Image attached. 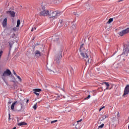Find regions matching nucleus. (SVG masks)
I'll return each instance as SVG.
<instances>
[{
    "label": "nucleus",
    "instance_id": "1",
    "mask_svg": "<svg viewBox=\"0 0 129 129\" xmlns=\"http://www.w3.org/2000/svg\"><path fill=\"white\" fill-rule=\"evenodd\" d=\"M90 52L88 50H84L81 52V55L83 59L86 62V63H91L92 62V58L89 59V55Z\"/></svg>",
    "mask_w": 129,
    "mask_h": 129
},
{
    "label": "nucleus",
    "instance_id": "2",
    "mask_svg": "<svg viewBox=\"0 0 129 129\" xmlns=\"http://www.w3.org/2000/svg\"><path fill=\"white\" fill-rule=\"evenodd\" d=\"M59 16H61V12L59 11H50L49 12L48 17L50 19H53V20H54L55 19H57V18H58Z\"/></svg>",
    "mask_w": 129,
    "mask_h": 129
},
{
    "label": "nucleus",
    "instance_id": "3",
    "mask_svg": "<svg viewBox=\"0 0 129 129\" xmlns=\"http://www.w3.org/2000/svg\"><path fill=\"white\" fill-rule=\"evenodd\" d=\"M0 74L4 82L7 83V76H10V75H12V72H11L9 69H7L3 74H2V72H1Z\"/></svg>",
    "mask_w": 129,
    "mask_h": 129
},
{
    "label": "nucleus",
    "instance_id": "4",
    "mask_svg": "<svg viewBox=\"0 0 129 129\" xmlns=\"http://www.w3.org/2000/svg\"><path fill=\"white\" fill-rule=\"evenodd\" d=\"M41 7L42 8L39 13V16L41 17H47V16H48L49 17L50 11L46 9L45 6L42 5Z\"/></svg>",
    "mask_w": 129,
    "mask_h": 129
},
{
    "label": "nucleus",
    "instance_id": "5",
    "mask_svg": "<svg viewBox=\"0 0 129 129\" xmlns=\"http://www.w3.org/2000/svg\"><path fill=\"white\" fill-rule=\"evenodd\" d=\"M44 55V47L42 46L40 49L38 50H36L35 52V57L37 58H40L41 56Z\"/></svg>",
    "mask_w": 129,
    "mask_h": 129
},
{
    "label": "nucleus",
    "instance_id": "6",
    "mask_svg": "<svg viewBox=\"0 0 129 129\" xmlns=\"http://www.w3.org/2000/svg\"><path fill=\"white\" fill-rule=\"evenodd\" d=\"M124 47L125 49L123 50V52L121 54L122 56H126L127 58V53L129 52V43H127L126 45H124Z\"/></svg>",
    "mask_w": 129,
    "mask_h": 129
},
{
    "label": "nucleus",
    "instance_id": "7",
    "mask_svg": "<svg viewBox=\"0 0 129 129\" xmlns=\"http://www.w3.org/2000/svg\"><path fill=\"white\" fill-rule=\"evenodd\" d=\"M129 33V28H127L124 30H123L122 31L119 32L118 34L120 37H122L124 36V35H126V34H128Z\"/></svg>",
    "mask_w": 129,
    "mask_h": 129
},
{
    "label": "nucleus",
    "instance_id": "8",
    "mask_svg": "<svg viewBox=\"0 0 129 129\" xmlns=\"http://www.w3.org/2000/svg\"><path fill=\"white\" fill-rule=\"evenodd\" d=\"M128 94H129V85H127L124 88V93L122 95V97H125V96Z\"/></svg>",
    "mask_w": 129,
    "mask_h": 129
},
{
    "label": "nucleus",
    "instance_id": "9",
    "mask_svg": "<svg viewBox=\"0 0 129 129\" xmlns=\"http://www.w3.org/2000/svg\"><path fill=\"white\" fill-rule=\"evenodd\" d=\"M18 41H19L18 38H17L15 40V39L13 38L11 41H9V43L10 48H12V47H13V45H14V43H15V42H16V43H18Z\"/></svg>",
    "mask_w": 129,
    "mask_h": 129
},
{
    "label": "nucleus",
    "instance_id": "10",
    "mask_svg": "<svg viewBox=\"0 0 129 129\" xmlns=\"http://www.w3.org/2000/svg\"><path fill=\"white\" fill-rule=\"evenodd\" d=\"M17 122H18V125H19V126H22V125H27V124H28V123H27L25 121L20 122V119L19 118H18L17 119Z\"/></svg>",
    "mask_w": 129,
    "mask_h": 129
},
{
    "label": "nucleus",
    "instance_id": "11",
    "mask_svg": "<svg viewBox=\"0 0 129 129\" xmlns=\"http://www.w3.org/2000/svg\"><path fill=\"white\" fill-rule=\"evenodd\" d=\"M7 14H8V15H10L11 17H13V18H15V15H16L15 12L11 11H7Z\"/></svg>",
    "mask_w": 129,
    "mask_h": 129
},
{
    "label": "nucleus",
    "instance_id": "12",
    "mask_svg": "<svg viewBox=\"0 0 129 129\" xmlns=\"http://www.w3.org/2000/svg\"><path fill=\"white\" fill-rule=\"evenodd\" d=\"M52 40L54 42H57V41H59V36L58 35H54L52 36Z\"/></svg>",
    "mask_w": 129,
    "mask_h": 129
},
{
    "label": "nucleus",
    "instance_id": "13",
    "mask_svg": "<svg viewBox=\"0 0 129 129\" xmlns=\"http://www.w3.org/2000/svg\"><path fill=\"white\" fill-rule=\"evenodd\" d=\"M24 102H25V100H20V101L17 102V103H18L19 104H20V105H21V109H22V108H23V105H24Z\"/></svg>",
    "mask_w": 129,
    "mask_h": 129
},
{
    "label": "nucleus",
    "instance_id": "14",
    "mask_svg": "<svg viewBox=\"0 0 129 129\" xmlns=\"http://www.w3.org/2000/svg\"><path fill=\"white\" fill-rule=\"evenodd\" d=\"M58 25L60 27H63L64 26V21L63 20H59Z\"/></svg>",
    "mask_w": 129,
    "mask_h": 129
},
{
    "label": "nucleus",
    "instance_id": "15",
    "mask_svg": "<svg viewBox=\"0 0 129 129\" xmlns=\"http://www.w3.org/2000/svg\"><path fill=\"white\" fill-rule=\"evenodd\" d=\"M51 65L49 64V63H47L46 64V68H47V69H48V71H49V72H51V73H54V71L51 70V69H50L51 67Z\"/></svg>",
    "mask_w": 129,
    "mask_h": 129
},
{
    "label": "nucleus",
    "instance_id": "16",
    "mask_svg": "<svg viewBox=\"0 0 129 129\" xmlns=\"http://www.w3.org/2000/svg\"><path fill=\"white\" fill-rule=\"evenodd\" d=\"M112 122L113 124H117V123H118V119H117L116 117H113L112 118Z\"/></svg>",
    "mask_w": 129,
    "mask_h": 129
},
{
    "label": "nucleus",
    "instance_id": "17",
    "mask_svg": "<svg viewBox=\"0 0 129 129\" xmlns=\"http://www.w3.org/2000/svg\"><path fill=\"white\" fill-rule=\"evenodd\" d=\"M56 59H55L56 61H59L61 58H62V55L61 53H58L56 56Z\"/></svg>",
    "mask_w": 129,
    "mask_h": 129
},
{
    "label": "nucleus",
    "instance_id": "18",
    "mask_svg": "<svg viewBox=\"0 0 129 129\" xmlns=\"http://www.w3.org/2000/svg\"><path fill=\"white\" fill-rule=\"evenodd\" d=\"M7 21H8V19L5 18L3 22V26L4 27H7Z\"/></svg>",
    "mask_w": 129,
    "mask_h": 129
},
{
    "label": "nucleus",
    "instance_id": "19",
    "mask_svg": "<svg viewBox=\"0 0 129 129\" xmlns=\"http://www.w3.org/2000/svg\"><path fill=\"white\" fill-rule=\"evenodd\" d=\"M18 103V101L14 102L11 105V109L12 110H14L15 109V105H16V104Z\"/></svg>",
    "mask_w": 129,
    "mask_h": 129
},
{
    "label": "nucleus",
    "instance_id": "20",
    "mask_svg": "<svg viewBox=\"0 0 129 129\" xmlns=\"http://www.w3.org/2000/svg\"><path fill=\"white\" fill-rule=\"evenodd\" d=\"M83 46H84V44H82L81 46H80V52H82V51H84V50H85L84 49V48H83Z\"/></svg>",
    "mask_w": 129,
    "mask_h": 129
},
{
    "label": "nucleus",
    "instance_id": "21",
    "mask_svg": "<svg viewBox=\"0 0 129 129\" xmlns=\"http://www.w3.org/2000/svg\"><path fill=\"white\" fill-rule=\"evenodd\" d=\"M33 91H34V92H40L42 91V90L41 89H33Z\"/></svg>",
    "mask_w": 129,
    "mask_h": 129
},
{
    "label": "nucleus",
    "instance_id": "22",
    "mask_svg": "<svg viewBox=\"0 0 129 129\" xmlns=\"http://www.w3.org/2000/svg\"><path fill=\"white\" fill-rule=\"evenodd\" d=\"M125 58H123V61H127V62H128V64H129V57L127 55V57L126 56H123Z\"/></svg>",
    "mask_w": 129,
    "mask_h": 129
},
{
    "label": "nucleus",
    "instance_id": "23",
    "mask_svg": "<svg viewBox=\"0 0 129 129\" xmlns=\"http://www.w3.org/2000/svg\"><path fill=\"white\" fill-rule=\"evenodd\" d=\"M20 25H21V20H20V19H19L17 21V28H19V27H20Z\"/></svg>",
    "mask_w": 129,
    "mask_h": 129
},
{
    "label": "nucleus",
    "instance_id": "24",
    "mask_svg": "<svg viewBox=\"0 0 129 129\" xmlns=\"http://www.w3.org/2000/svg\"><path fill=\"white\" fill-rule=\"evenodd\" d=\"M113 21V18H110L109 19V20L107 22V24H110V23H112V22Z\"/></svg>",
    "mask_w": 129,
    "mask_h": 129
},
{
    "label": "nucleus",
    "instance_id": "25",
    "mask_svg": "<svg viewBox=\"0 0 129 129\" xmlns=\"http://www.w3.org/2000/svg\"><path fill=\"white\" fill-rule=\"evenodd\" d=\"M87 9H89V10H90V9H92V5L88 4L87 6Z\"/></svg>",
    "mask_w": 129,
    "mask_h": 129
},
{
    "label": "nucleus",
    "instance_id": "26",
    "mask_svg": "<svg viewBox=\"0 0 129 129\" xmlns=\"http://www.w3.org/2000/svg\"><path fill=\"white\" fill-rule=\"evenodd\" d=\"M37 103H36L35 104H34V105L33 106V108H34V109L35 110H36V109H37Z\"/></svg>",
    "mask_w": 129,
    "mask_h": 129
},
{
    "label": "nucleus",
    "instance_id": "27",
    "mask_svg": "<svg viewBox=\"0 0 129 129\" xmlns=\"http://www.w3.org/2000/svg\"><path fill=\"white\" fill-rule=\"evenodd\" d=\"M72 28L74 29V30H75V29H76V25L73 24V25L72 26Z\"/></svg>",
    "mask_w": 129,
    "mask_h": 129
},
{
    "label": "nucleus",
    "instance_id": "28",
    "mask_svg": "<svg viewBox=\"0 0 129 129\" xmlns=\"http://www.w3.org/2000/svg\"><path fill=\"white\" fill-rule=\"evenodd\" d=\"M103 126H104V124L103 123L101 125L99 126L98 129L102 128V127H103Z\"/></svg>",
    "mask_w": 129,
    "mask_h": 129
},
{
    "label": "nucleus",
    "instance_id": "29",
    "mask_svg": "<svg viewBox=\"0 0 129 129\" xmlns=\"http://www.w3.org/2000/svg\"><path fill=\"white\" fill-rule=\"evenodd\" d=\"M58 0H52L51 3H53V4H57Z\"/></svg>",
    "mask_w": 129,
    "mask_h": 129
},
{
    "label": "nucleus",
    "instance_id": "30",
    "mask_svg": "<svg viewBox=\"0 0 129 129\" xmlns=\"http://www.w3.org/2000/svg\"><path fill=\"white\" fill-rule=\"evenodd\" d=\"M3 53H4V51H3V50H1L0 51V58H2V56H3Z\"/></svg>",
    "mask_w": 129,
    "mask_h": 129
},
{
    "label": "nucleus",
    "instance_id": "31",
    "mask_svg": "<svg viewBox=\"0 0 129 129\" xmlns=\"http://www.w3.org/2000/svg\"><path fill=\"white\" fill-rule=\"evenodd\" d=\"M16 77H17V78L19 79V81H20V82H22V79L21 78V77H20V76H17Z\"/></svg>",
    "mask_w": 129,
    "mask_h": 129
},
{
    "label": "nucleus",
    "instance_id": "32",
    "mask_svg": "<svg viewBox=\"0 0 129 129\" xmlns=\"http://www.w3.org/2000/svg\"><path fill=\"white\" fill-rule=\"evenodd\" d=\"M104 84H105L106 86H107V87H109V84L108 83L104 82Z\"/></svg>",
    "mask_w": 129,
    "mask_h": 129
},
{
    "label": "nucleus",
    "instance_id": "33",
    "mask_svg": "<svg viewBox=\"0 0 129 129\" xmlns=\"http://www.w3.org/2000/svg\"><path fill=\"white\" fill-rule=\"evenodd\" d=\"M58 121V120H55L51 121V123H55V122H57Z\"/></svg>",
    "mask_w": 129,
    "mask_h": 129
},
{
    "label": "nucleus",
    "instance_id": "34",
    "mask_svg": "<svg viewBox=\"0 0 129 129\" xmlns=\"http://www.w3.org/2000/svg\"><path fill=\"white\" fill-rule=\"evenodd\" d=\"M18 30H19V29H18L17 27H14L13 28V31H14L15 32H16V31H18Z\"/></svg>",
    "mask_w": 129,
    "mask_h": 129
},
{
    "label": "nucleus",
    "instance_id": "35",
    "mask_svg": "<svg viewBox=\"0 0 129 129\" xmlns=\"http://www.w3.org/2000/svg\"><path fill=\"white\" fill-rule=\"evenodd\" d=\"M70 71H71V73H73V72H74V70H73V68H71Z\"/></svg>",
    "mask_w": 129,
    "mask_h": 129
},
{
    "label": "nucleus",
    "instance_id": "36",
    "mask_svg": "<svg viewBox=\"0 0 129 129\" xmlns=\"http://www.w3.org/2000/svg\"><path fill=\"white\" fill-rule=\"evenodd\" d=\"M90 98V95H89L87 97L85 98V100H86V99H89Z\"/></svg>",
    "mask_w": 129,
    "mask_h": 129
},
{
    "label": "nucleus",
    "instance_id": "37",
    "mask_svg": "<svg viewBox=\"0 0 129 129\" xmlns=\"http://www.w3.org/2000/svg\"><path fill=\"white\" fill-rule=\"evenodd\" d=\"M103 108H105V106H103L102 107L100 108L99 110V111H101V110H102V109H103Z\"/></svg>",
    "mask_w": 129,
    "mask_h": 129
},
{
    "label": "nucleus",
    "instance_id": "38",
    "mask_svg": "<svg viewBox=\"0 0 129 129\" xmlns=\"http://www.w3.org/2000/svg\"><path fill=\"white\" fill-rule=\"evenodd\" d=\"M13 86H14V89H16L18 88V86H17L16 84H14L13 85Z\"/></svg>",
    "mask_w": 129,
    "mask_h": 129
},
{
    "label": "nucleus",
    "instance_id": "39",
    "mask_svg": "<svg viewBox=\"0 0 129 129\" xmlns=\"http://www.w3.org/2000/svg\"><path fill=\"white\" fill-rule=\"evenodd\" d=\"M99 119H100V120H101V121H102V120H104V117H101Z\"/></svg>",
    "mask_w": 129,
    "mask_h": 129
},
{
    "label": "nucleus",
    "instance_id": "40",
    "mask_svg": "<svg viewBox=\"0 0 129 129\" xmlns=\"http://www.w3.org/2000/svg\"><path fill=\"white\" fill-rule=\"evenodd\" d=\"M34 94H36L37 95V96H39V94L36 92H34Z\"/></svg>",
    "mask_w": 129,
    "mask_h": 129
},
{
    "label": "nucleus",
    "instance_id": "41",
    "mask_svg": "<svg viewBox=\"0 0 129 129\" xmlns=\"http://www.w3.org/2000/svg\"><path fill=\"white\" fill-rule=\"evenodd\" d=\"M13 74H14V75H15V76L17 77L18 75H17V73H16V72H15V71L13 70Z\"/></svg>",
    "mask_w": 129,
    "mask_h": 129
},
{
    "label": "nucleus",
    "instance_id": "42",
    "mask_svg": "<svg viewBox=\"0 0 129 129\" xmlns=\"http://www.w3.org/2000/svg\"><path fill=\"white\" fill-rule=\"evenodd\" d=\"M9 120H11V114H9Z\"/></svg>",
    "mask_w": 129,
    "mask_h": 129
},
{
    "label": "nucleus",
    "instance_id": "43",
    "mask_svg": "<svg viewBox=\"0 0 129 129\" xmlns=\"http://www.w3.org/2000/svg\"><path fill=\"white\" fill-rule=\"evenodd\" d=\"M117 116H118V117H119V112H117Z\"/></svg>",
    "mask_w": 129,
    "mask_h": 129
},
{
    "label": "nucleus",
    "instance_id": "44",
    "mask_svg": "<svg viewBox=\"0 0 129 129\" xmlns=\"http://www.w3.org/2000/svg\"><path fill=\"white\" fill-rule=\"evenodd\" d=\"M103 117H104V118H106L107 117H108V116H107V115H105Z\"/></svg>",
    "mask_w": 129,
    "mask_h": 129
},
{
    "label": "nucleus",
    "instance_id": "45",
    "mask_svg": "<svg viewBox=\"0 0 129 129\" xmlns=\"http://www.w3.org/2000/svg\"><path fill=\"white\" fill-rule=\"evenodd\" d=\"M81 121H82V119H81L80 120H78L77 122H80Z\"/></svg>",
    "mask_w": 129,
    "mask_h": 129
},
{
    "label": "nucleus",
    "instance_id": "46",
    "mask_svg": "<svg viewBox=\"0 0 129 129\" xmlns=\"http://www.w3.org/2000/svg\"><path fill=\"white\" fill-rule=\"evenodd\" d=\"M123 0H118L117 3H120V2H122Z\"/></svg>",
    "mask_w": 129,
    "mask_h": 129
},
{
    "label": "nucleus",
    "instance_id": "47",
    "mask_svg": "<svg viewBox=\"0 0 129 129\" xmlns=\"http://www.w3.org/2000/svg\"><path fill=\"white\" fill-rule=\"evenodd\" d=\"M11 103H12V101H10L8 102V104H11Z\"/></svg>",
    "mask_w": 129,
    "mask_h": 129
},
{
    "label": "nucleus",
    "instance_id": "48",
    "mask_svg": "<svg viewBox=\"0 0 129 129\" xmlns=\"http://www.w3.org/2000/svg\"><path fill=\"white\" fill-rule=\"evenodd\" d=\"M34 31V28H32L31 29V32H33Z\"/></svg>",
    "mask_w": 129,
    "mask_h": 129
},
{
    "label": "nucleus",
    "instance_id": "49",
    "mask_svg": "<svg viewBox=\"0 0 129 129\" xmlns=\"http://www.w3.org/2000/svg\"><path fill=\"white\" fill-rule=\"evenodd\" d=\"M28 102H29V99H27L26 101V103H28Z\"/></svg>",
    "mask_w": 129,
    "mask_h": 129
},
{
    "label": "nucleus",
    "instance_id": "50",
    "mask_svg": "<svg viewBox=\"0 0 129 129\" xmlns=\"http://www.w3.org/2000/svg\"><path fill=\"white\" fill-rule=\"evenodd\" d=\"M74 15H75L76 16V15H78V14H76V13H74Z\"/></svg>",
    "mask_w": 129,
    "mask_h": 129
},
{
    "label": "nucleus",
    "instance_id": "51",
    "mask_svg": "<svg viewBox=\"0 0 129 129\" xmlns=\"http://www.w3.org/2000/svg\"><path fill=\"white\" fill-rule=\"evenodd\" d=\"M57 2H62V0H57Z\"/></svg>",
    "mask_w": 129,
    "mask_h": 129
},
{
    "label": "nucleus",
    "instance_id": "52",
    "mask_svg": "<svg viewBox=\"0 0 129 129\" xmlns=\"http://www.w3.org/2000/svg\"><path fill=\"white\" fill-rule=\"evenodd\" d=\"M34 30H37V28L34 27Z\"/></svg>",
    "mask_w": 129,
    "mask_h": 129
},
{
    "label": "nucleus",
    "instance_id": "53",
    "mask_svg": "<svg viewBox=\"0 0 129 129\" xmlns=\"http://www.w3.org/2000/svg\"><path fill=\"white\" fill-rule=\"evenodd\" d=\"M35 45H36V46H37V45H39V44L37 43V44H36Z\"/></svg>",
    "mask_w": 129,
    "mask_h": 129
},
{
    "label": "nucleus",
    "instance_id": "54",
    "mask_svg": "<svg viewBox=\"0 0 129 129\" xmlns=\"http://www.w3.org/2000/svg\"><path fill=\"white\" fill-rule=\"evenodd\" d=\"M35 39V37L33 38V39H32V40H33Z\"/></svg>",
    "mask_w": 129,
    "mask_h": 129
},
{
    "label": "nucleus",
    "instance_id": "55",
    "mask_svg": "<svg viewBox=\"0 0 129 129\" xmlns=\"http://www.w3.org/2000/svg\"><path fill=\"white\" fill-rule=\"evenodd\" d=\"M106 89H108V87H107V88H106Z\"/></svg>",
    "mask_w": 129,
    "mask_h": 129
},
{
    "label": "nucleus",
    "instance_id": "56",
    "mask_svg": "<svg viewBox=\"0 0 129 129\" xmlns=\"http://www.w3.org/2000/svg\"><path fill=\"white\" fill-rule=\"evenodd\" d=\"M128 128L129 129V125L128 126Z\"/></svg>",
    "mask_w": 129,
    "mask_h": 129
},
{
    "label": "nucleus",
    "instance_id": "57",
    "mask_svg": "<svg viewBox=\"0 0 129 129\" xmlns=\"http://www.w3.org/2000/svg\"><path fill=\"white\" fill-rule=\"evenodd\" d=\"M89 38H90V37H89ZM89 38H88L89 40Z\"/></svg>",
    "mask_w": 129,
    "mask_h": 129
}]
</instances>
